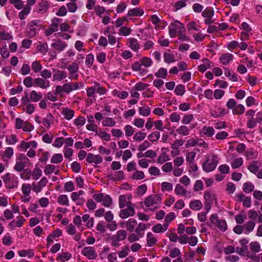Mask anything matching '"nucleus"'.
<instances>
[{
	"label": "nucleus",
	"mask_w": 262,
	"mask_h": 262,
	"mask_svg": "<svg viewBox=\"0 0 262 262\" xmlns=\"http://www.w3.org/2000/svg\"><path fill=\"white\" fill-rule=\"evenodd\" d=\"M53 80L61 81L67 77V73L63 71H60L59 70L53 69Z\"/></svg>",
	"instance_id": "18"
},
{
	"label": "nucleus",
	"mask_w": 262,
	"mask_h": 262,
	"mask_svg": "<svg viewBox=\"0 0 262 262\" xmlns=\"http://www.w3.org/2000/svg\"><path fill=\"white\" fill-rule=\"evenodd\" d=\"M57 203L62 206H69L70 202L67 195L60 194L57 199Z\"/></svg>",
	"instance_id": "32"
},
{
	"label": "nucleus",
	"mask_w": 262,
	"mask_h": 262,
	"mask_svg": "<svg viewBox=\"0 0 262 262\" xmlns=\"http://www.w3.org/2000/svg\"><path fill=\"white\" fill-rule=\"evenodd\" d=\"M160 134L158 132H154L148 136V139L152 142L157 141L160 138Z\"/></svg>",
	"instance_id": "62"
},
{
	"label": "nucleus",
	"mask_w": 262,
	"mask_h": 262,
	"mask_svg": "<svg viewBox=\"0 0 262 262\" xmlns=\"http://www.w3.org/2000/svg\"><path fill=\"white\" fill-rule=\"evenodd\" d=\"M13 241L9 233H7L2 239V243L5 246H10L12 244Z\"/></svg>",
	"instance_id": "59"
},
{
	"label": "nucleus",
	"mask_w": 262,
	"mask_h": 262,
	"mask_svg": "<svg viewBox=\"0 0 262 262\" xmlns=\"http://www.w3.org/2000/svg\"><path fill=\"white\" fill-rule=\"evenodd\" d=\"M255 226V224L253 221H249L246 224L244 225V228H245V233L246 234H248L249 233L253 231L254 229V228Z\"/></svg>",
	"instance_id": "49"
},
{
	"label": "nucleus",
	"mask_w": 262,
	"mask_h": 262,
	"mask_svg": "<svg viewBox=\"0 0 262 262\" xmlns=\"http://www.w3.org/2000/svg\"><path fill=\"white\" fill-rule=\"evenodd\" d=\"M52 118V115L51 114H48L46 117L42 119V123L47 128H49L51 126V121Z\"/></svg>",
	"instance_id": "64"
},
{
	"label": "nucleus",
	"mask_w": 262,
	"mask_h": 262,
	"mask_svg": "<svg viewBox=\"0 0 262 262\" xmlns=\"http://www.w3.org/2000/svg\"><path fill=\"white\" fill-rule=\"evenodd\" d=\"M245 155L248 160H252L257 158L258 152L252 148L246 151Z\"/></svg>",
	"instance_id": "42"
},
{
	"label": "nucleus",
	"mask_w": 262,
	"mask_h": 262,
	"mask_svg": "<svg viewBox=\"0 0 262 262\" xmlns=\"http://www.w3.org/2000/svg\"><path fill=\"white\" fill-rule=\"evenodd\" d=\"M194 119V116L193 114H185L183 116V117L181 120V122L183 124H189Z\"/></svg>",
	"instance_id": "43"
},
{
	"label": "nucleus",
	"mask_w": 262,
	"mask_h": 262,
	"mask_svg": "<svg viewBox=\"0 0 262 262\" xmlns=\"http://www.w3.org/2000/svg\"><path fill=\"white\" fill-rule=\"evenodd\" d=\"M233 59V55L229 53L222 54L220 58V61L223 65L228 64Z\"/></svg>",
	"instance_id": "26"
},
{
	"label": "nucleus",
	"mask_w": 262,
	"mask_h": 262,
	"mask_svg": "<svg viewBox=\"0 0 262 262\" xmlns=\"http://www.w3.org/2000/svg\"><path fill=\"white\" fill-rule=\"evenodd\" d=\"M14 154L13 148L11 147H8L6 148L3 154L2 155V157L4 161H8L10 160Z\"/></svg>",
	"instance_id": "24"
},
{
	"label": "nucleus",
	"mask_w": 262,
	"mask_h": 262,
	"mask_svg": "<svg viewBox=\"0 0 262 262\" xmlns=\"http://www.w3.org/2000/svg\"><path fill=\"white\" fill-rule=\"evenodd\" d=\"M127 235V231L122 229L118 230L116 233L111 237V246L118 248L120 246L119 242L124 240Z\"/></svg>",
	"instance_id": "7"
},
{
	"label": "nucleus",
	"mask_w": 262,
	"mask_h": 262,
	"mask_svg": "<svg viewBox=\"0 0 262 262\" xmlns=\"http://www.w3.org/2000/svg\"><path fill=\"white\" fill-rule=\"evenodd\" d=\"M61 114L64 117L65 119L70 120L74 117V111L68 107H66L63 108Z\"/></svg>",
	"instance_id": "33"
},
{
	"label": "nucleus",
	"mask_w": 262,
	"mask_h": 262,
	"mask_svg": "<svg viewBox=\"0 0 262 262\" xmlns=\"http://www.w3.org/2000/svg\"><path fill=\"white\" fill-rule=\"evenodd\" d=\"M245 108L243 105L239 104L235 106L232 110V113L235 115H242L245 112Z\"/></svg>",
	"instance_id": "46"
},
{
	"label": "nucleus",
	"mask_w": 262,
	"mask_h": 262,
	"mask_svg": "<svg viewBox=\"0 0 262 262\" xmlns=\"http://www.w3.org/2000/svg\"><path fill=\"white\" fill-rule=\"evenodd\" d=\"M176 132L178 134L182 136H187L189 134L190 129L186 125H182L180 126L177 129Z\"/></svg>",
	"instance_id": "36"
},
{
	"label": "nucleus",
	"mask_w": 262,
	"mask_h": 262,
	"mask_svg": "<svg viewBox=\"0 0 262 262\" xmlns=\"http://www.w3.org/2000/svg\"><path fill=\"white\" fill-rule=\"evenodd\" d=\"M243 164V158L240 157L238 158L235 159L231 163V167L232 168H239Z\"/></svg>",
	"instance_id": "60"
},
{
	"label": "nucleus",
	"mask_w": 262,
	"mask_h": 262,
	"mask_svg": "<svg viewBox=\"0 0 262 262\" xmlns=\"http://www.w3.org/2000/svg\"><path fill=\"white\" fill-rule=\"evenodd\" d=\"M146 136V134L142 131H139L136 133L133 139L137 142H141L143 141Z\"/></svg>",
	"instance_id": "45"
},
{
	"label": "nucleus",
	"mask_w": 262,
	"mask_h": 262,
	"mask_svg": "<svg viewBox=\"0 0 262 262\" xmlns=\"http://www.w3.org/2000/svg\"><path fill=\"white\" fill-rule=\"evenodd\" d=\"M50 82L49 80L42 78H36L34 79V87H39L42 89H46L50 87Z\"/></svg>",
	"instance_id": "15"
},
{
	"label": "nucleus",
	"mask_w": 262,
	"mask_h": 262,
	"mask_svg": "<svg viewBox=\"0 0 262 262\" xmlns=\"http://www.w3.org/2000/svg\"><path fill=\"white\" fill-rule=\"evenodd\" d=\"M68 70L70 73V79H77L78 74L74 75V74L78 72L79 70V64L77 62H73L68 68Z\"/></svg>",
	"instance_id": "16"
},
{
	"label": "nucleus",
	"mask_w": 262,
	"mask_h": 262,
	"mask_svg": "<svg viewBox=\"0 0 262 262\" xmlns=\"http://www.w3.org/2000/svg\"><path fill=\"white\" fill-rule=\"evenodd\" d=\"M128 47L133 51L138 52L140 49L138 40L134 38L128 39Z\"/></svg>",
	"instance_id": "34"
},
{
	"label": "nucleus",
	"mask_w": 262,
	"mask_h": 262,
	"mask_svg": "<svg viewBox=\"0 0 262 262\" xmlns=\"http://www.w3.org/2000/svg\"><path fill=\"white\" fill-rule=\"evenodd\" d=\"M137 225V222L134 219H129L127 221H123L120 223V226L122 227H125L126 229L129 232L133 231Z\"/></svg>",
	"instance_id": "14"
},
{
	"label": "nucleus",
	"mask_w": 262,
	"mask_h": 262,
	"mask_svg": "<svg viewBox=\"0 0 262 262\" xmlns=\"http://www.w3.org/2000/svg\"><path fill=\"white\" fill-rule=\"evenodd\" d=\"M107 177L113 181H120L124 179V173L122 171H117L114 174L108 175Z\"/></svg>",
	"instance_id": "31"
},
{
	"label": "nucleus",
	"mask_w": 262,
	"mask_h": 262,
	"mask_svg": "<svg viewBox=\"0 0 262 262\" xmlns=\"http://www.w3.org/2000/svg\"><path fill=\"white\" fill-rule=\"evenodd\" d=\"M49 3L46 0H41L38 4L37 8V11L40 13H45L49 8Z\"/></svg>",
	"instance_id": "21"
},
{
	"label": "nucleus",
	"mask_w": 262,
	"mask_h": 262,
	"mask_svg": "<svg viewBox=\"0 0 262 262\" xmlns=\"http://www.w3.org/2000/svg\"><path fill=\"white\" fill-rule=\"evenodd\" d=\"M168 28L169 35L171 38H174L182 32H185L183 24L178 20L171 23Z\"/></svg>",
	"instance_id": "6"
},
{
	"label": "nucleus",
	"mask_w": 262,
	"mask_h": 262,
	"mask_svg": "<svg viewBox=\"0 0 262 262\" xmlns=\"http://www.w3.org/2000/svg\"><path fill=\"white\" fill-rule=\"evenodd\" d=\"M24 84L28 88L34 86V79L30 76H28L24 79Z\"/></svg>",
	"instance_id": "57"
},
{
	"label": "nucleus",
	"mask_w": 262,
	"mask_h": 262,
	"mask_svg": "<svg viewBox=\"0 0 262 262\" xmlns=\"http://www.w3.org/2000/svg\"><path fill=\"white\" fill-rule=\"evenodd\" d=\"M162 203L161 196L159 194H152L145 199L144 204L148 209L152 211H155L158 209Z\"/></svg>",
	"instance_id": "1"
},
{
	"label": "nucleus",
	"mask_w": 262,
	"mask_h": 262,
	"mask_svg": "<svg viewBox=\"0 0 262 262\" xmlns=\"http://www.w3.org/2000/svg\"><path fill=\"white\" fill-rule=\"evenodd\" d=\"M42 95L41 92H37L35 90L32 91L29 94V100L31 102H37L41 100Z\"/></svg>",
	"instance_id": "23"
},
{
	"label": "nucleus",
	"mask_w": 262,
	"mask_h": 262,
	"mask_svg": "<svg viewBox=\"0 0 262 262\" xmlns=\"http://www.w3.org/2000/svg\"><path fill=\"white\" fill-rule=\"evenodd\" d=\"M254 189V185L250 182H246L243 184V190L246 193H250Z\"/></svg>",
	"instance_id": "44"
},
{
	"label": "nucleus",
	"mask_w": 262,
	"mask_h": 262,
	"mask_svg": "<svg viewBox=\"0 0 262 262\" xmlns=\"http://www.w3.org/2000/svg\"><path fill=\"white\" fill-rule=\"evenodd\" d=\"M67 46V45L66 42L61 40H58L51 45L52 47L59 52L62 51L66 48Z\"/></svg>",
	"instance_id": "29"
},
{
	"label": "nucleus",
	"mask_w": 262,
	"mask_h": 262,
	"mask_svg": "<svg viewBox=\"0 0 262 262\" xmlns=\"http://www.w3.org/2000/svg\"><path fill=\"white\" fill-rule=\"evenodd\" d=\"M31 185L23 184L21 186V191L24 195L27 197L28 196L31 192Z\"/></svg>",
	"instance_id": "56"
},
{
	"label": "nucleus",
	"mask_w": 262,
	"mask_h": 262,
	"mask_svg": "<svg viewBox=\"0 0 262 262\" xmlns=\"http://www.w3.org/2000/svg\"><path fill=\"white\" fill-rule=\"evenodd\" d=\"M27 174L31 173L33 179L37 180L42 176V171L39 168H36L33 169L32 171L29 170L26 172Z\"/></svg>",
	"instance_id": "39"
},
{
	"label": "nucleus",
	"mask_w": 262,
	"mask_h": 262,
	"mask_svg": "<svg viewBox=\"0 0 262 262\" xmlns=\"http://www.w3.org/2000/svg\"><path fill=\"white\" fill-rule=\"evenodd\" d=\"M64 88L66 89V93L69 94L73 91L78 90L80 88V86L78 82H70L65 83Z\"/></svg>",
	"instance_id": "22"
},
{
	"label": "nucleus",
	"mask_w": 262,
	"mask_h": 262,
	"mask_svg": "<svg viewBox=\"0 0 262 262\" xmlns=\"http://www.w3.org/2000/svg\"><path fill=\"white\" fill-rule=\"evenodd\" d=\"M113 203L112 199L108 194L104 195L102 200V205L105 207L109 208Z\"/></svg>",
	"instance_id": "51"
},
{
	"label": "nucleus",
	"mask_w": 262,
	"mask_h": 262,
	"mask_svg": "<svg viewBox=\"0 0 262 262\" xmlns=\"http://www.w3.org/2000/svg\"><path fill=\"white\" fill-rule=\"evenodd\" d=\"M56 169V167L55 165L48 164L46 166L44 170V172L46 175L50 174L53 172H54L55 174H58V170L57 169V170L55 171Z\"/></svg>",
	"instance_id": "38"
},
{
	"label": "nucleus",
	"mask_w": 262,
	"mask_h": 262,
	"mask_svg": "<svg viewBox=\"0 0 262 262\" xmlns=\"http://www.w3.org/2000/svg\"><path fill=\"white\" fill-rule=\"evenodd\" d=\"M204 198L205 202L212 203L213 201L216 200V196L215 193L211 190H207L204 192Z\"/></svg>",
	"instance_id": "25"
},
{
	"label": "nucleus",
	"mask_w": 262,
	"mask_h": 262,
	"mask_svg": "<svg viewBox=\"0 0 262 262\" xmlns=\"http://www.w3.org/2000/svg\"><path fill=\"white\" fill-rule=\"evenodd\" d=\"M94 85L96 90V92L100 95H104L107 92L106 89L103 87L101 84L97 82H94Z\"/></svg>",
	"instance_id": "48"
},
{
	"label": "nucleus",
	"mask_w": 262,
	"mask_h": 262,
	"mask_svg": "<svg viewBox=\"0 0 262 262\" xmlns=\"http://www.w3.org/2000/svg\"><path fill=\"white\" fill-rule=\"evenodd\" d=\"M16 221L13 220L8 224V228L11 230H14L16 227H21L24 224L26 220L22 216L16 217Z\"/></svg>",
	"instance_id": "12"
},
{
	"label": "nucleus",
	"mask_w": 262,
	"mask_h": 262,
	"mask_svg": "<svg viewBox=\"0 0 262 262\" xmlns=\"http://www.w3.org/2000/svg\"><path fill=\"white\" fill-rule=\"evenodd\" d=\"M174 192L177 195L184 196L187 194V191L180 184L176 185Z\"/></svg>",
	"instance_id": "41"
},
{
	"label": "nucleus",
	"mask_w": 262,
	"mask_h": 262,
	"mask_svg": "<svg viewBox=\"0 0 262 262\" xmlns=\"http://www.w3.org/2000/svg\"><path fill=\"white\" fill-rule=\"evenodd\" d=\"M140 62L142 66H143L146 68L150 67L152 63V60L150 58L147 57H144L140 59Z\"/></svg>",
	"instance_id": "58"
},
{
	"label": "nucleus",
	"mask_w": 262,
	"mask_h": 262,
	"mask_svg": "<svg viewBox=\"0 0 262 262\" xmlns=\"http://www.w3.org/2000/svg\"><path fill=\"white\" fill-rule=\"evenodd\" d=\"M124 130L127 137L132 136L135 133V128L130 125H126L124 127Z\"/></svg>",
	"instance_id": "55"
},
{
	"label": "nucleus",
	"mask_w": 262,
	"mask_h": 262,
	"mask_svg": "<svg viewBox=\"0 0 262 262\" xmlns=\"http://www.w3.org/2000/svg\"><path fill=\"white\" fill-rule=\"evenodd\" d=\"M42 68V67L40 63V62L37 60L33 62L31 65L32 70L34 73H38L40 72Z\"/></svg>",
	"instance_id": "50"
},
{
	"label": "nucleus",
	"mask_w": 262,
	"mask_h": 262,
	"mask_svg": "<svg viewBox=\"0 0 262 262\" xmlns=\"http://www.w3.org/2000/svg\"><path fill=\"white\" fill-rule=\"evenodd\" d=\"M147 228V226L145 224L140 223L135 229V233L142 238L143 237L144 235V231L146 230Z\"/></svg>",
	"instance_id": "28"
},
{
	"label": "nucleus",
	"mask_w": 262,
	"mask_h": 262,
	"mask_svg": "<svg viewBox=\"0 0 262 262\" xmlns=\"http://www.w3.org/2000/svg\"><path fill=\"white\" fill-rule=\"evenodd\" d=\"M218 163L217 156L213 155L204 162L202 165L203 169L206 172H211L215 169Z\"/></svg>",
	"instance_id": "5"
},
{
	"label": "nucleus",
	"mask_w": 262,
	"mask_h": 262,
	"mask_svg": "<svg viewBox=\"0 0 262 262\" xmlns=\"http://www.w3.org/2000/svg\"><path fill=\"white\" fill-rule=\"evenodd\" d=\"M157 242V239L151 232L147 234V245L148 247L154 246Z\"/></svg>",
	"instance_id": "37"
},
{
	"label": "nucleus",
	"mask_w": 262,
	"mask_h": 262,
	"mask_svg": "<svg viewBox=\"0 0 262 262\" xmlns=\"http://www.w3.org/2000/svg\"><path fill=\"white\" fill-rule=\"evenodd\" d=\"M36 0H27V5L24 7L22 11L19 13V16H25L28 15L31 11V6L35 4Z\"/></svg>",
	"instance_id": "17"
},
{
	"label": "nucleus",
	"mask_w": 262,
	"mask_h": 262,
	"mask_svg": "<svg viewBox=\"0 0 262 262\" xmlns=\"http://www.w3.org/2000/svg\"><path fill=\"white\" fill-rule=\"evenodd\" d=\"M18 255L20 257L28 256L29 258H32L34 255V251L33 249L22 250L18 252Z\"/></svg>",
	"instance_id": "40"
},
{
	"label": "nucleus",
	"mask_w": 262,
	"mask_h": 262,
	"mask_svg": "<svg viewBox=\"0 0 262 262\" xmlns=\"http://www.w3.org/2000/svg\"><path fill=\"white\" fill-rule=\"evenodd\" d=\"M258 162L257 161H254L252 163L250 164L248 166V170L254 174H256L258 170L259 167L257 165Z\"/></svg>",
	"instance_id": "47"
},
{
	"label": "nucleus",
	"mask_w": 262,
	"mask_h": 262,
	"mask_svg": "<svg viewBox=\"0 0 262 262\" xmlns=\"http://www.w3.org/2000/svg\"><path fill=\"white\" fill-rule=\"evenodd\" d=\"M202 207L203 204L200 200H194L189 202V207L193 210H200Z\"/></svg>",
	"instance_id": "30"
},
{
	"label": "nucleus",
	"mask_w": 262,
	"mask_h": 262,
	"mask_svg": "<svg viewBox=\"0 0 262 262\" xmlns=\"http://www.w3.org/2000/svg\"><path fill=\"white\" fill-rule=\"evenodd\" d=\"M2 179L7 189H12L17 187L18 179L14 174L6 173L2 177Z\"/></svg>",
	"instance_id": "3"
},
{
	"label": "nucleus",
	"mask_w": 262,
	"mask_h": 262,
	"mask_svg": "<svg viewBox=\"0 0 262 262\" xmlns=\"http://www.w3.org/2000/svg\"><path fill=\"white\" fill-rule=\"evenodd\" d=\"M202 61L203 62V64L198 67V70L202 73H204L208 69H210L213 67L212 63L207 58L203 59Z\"/></svg>",
	"instance_id": "20"
},
{
	"label": "nucleus",
	"mask_w": 262,
	"mask_h": 262,
	"mask_svg": "<svg viewBox=\"0 0 262 262\" xmlns=\"http://www.w3.org/2000/svg\"><path fill=\"white\" fill-rule=\"evenodd\" d=\"M116 124L115 121L112 118H106L102 122L103 126H114Z\"/></svg>",
	"instance_id": "63"
},
{
	"label": "nucleus",
	"mask_w": 262,
	"mask_h": 262,
	"mask_svg": "<svg viewBox=\"0 0 262 262\" xmlns=\"http://www.w3.org/2000/svg\"><path fill=\"white\" fill-rule=\"evenodd\" d=\"M81 254L90 260L95 259L97 257L95 250L91 247H84L81 251Z\"/></svg>",
	"instance_id": "11"
},
{
	"label": "nucleus",
	"mask_w": 262,
	"mask_h": 262,
	"mask_svg": "<svg viewBox=\"0 0 262 262\" xmlns=\"http://www.w3.org/2000/svg\"><path fill=\"white\" fill-rule=\"evenodd\" d=\"M16 163L14 166V169L19 172L25 171L26 172L27 169H25L26 167H30L32 165L30 160L27 158V156L24 154H20L17 156L16 159Z\"/></svg>",
	"instance_id": "2"
},
{
	"label": "nucleus",
	"mask_w": 262,
	"mask_h": 262,
	"mask_svg": "<svg viewBox=\"0 0 262 262\" xmlns=\"http://www.w3.org/2000/svg\"><path fill=\"white\" fill-rule=\"evenodd\" d=\"M215 133L213 127L204 126L200 130V133L201 136H206L208 138L211 137Z\"/></svg>",
	"instance_id": "19"
},
{
	"label": "nucleus",
	"mask_w": 262,
	"mask_h": 262,
	"mask_svg": "<svg viewBox=\"0 0 262 262\" xmlns=\"http://www.w3.org/2000/svg\"><path fill=\"white\" fill-rule=\"evenodd\" d=\"M135 209L133 207L129 206L126 209H121L119 213V216L120 218L125 219L129 216H133L135 214Z\"/></svg>",
	"instance_id": "13"
},
{
	"label": "nucleus",
	"mask_w": 262,
	"mask_h": 262,
	"mask_svg": "<svg viewBox=\"0 0 262 262\" xmlns=\"http://www.w3.org/2000/svg\"><path fill=\"white\" fill-rule=\"evenodd\" d=\"M63 160L62 155L61 154H54L51 159V162L52 163H60Z\"/></svg>",
	"instance_id": "61"
},
{
	"label": "nucleus",
	"mask_w": 262,
	"mask_h": 262,
	"mask_svg": "<svg viewBox=\"0 0 262 262\" xmlns=\"http://www.w3.org/2000/svg\"><path fill=\"white\" fill-rule=\"evenodd\" d=\"M155 75L158 78L165 79L167 75V69L165 68H161L158 70V71L155 73Z\"/></svg>",
	"instance_id": "52"
},
{
	"label": "nucleus",
	"mask_w": 262,
	"mask_h": 262,
	"mask_svg": "<svg viewBox=\"0 0 262 262\" xmlns=\"http://www.w3.org/2000/svg\"><path fill=\"white\" fill-rule=\"evenodd\" d=\"M145 174L142 171L136 170L132 176V179L136 180H140L144 179Z\"/></svg>",
	"instance_id": "53"
},
{
	"label": "nucleus",
	"mask_w": 262,
	"mask_h": 262,
	"mask_svg": "<svg viewBox=\"0 0 262 262\" xmlns=\"http://www.w3.org/2000/svg\"><path fill=\"white\" fill-rule=\"evenodd\" d=\"M167 229L168 225L167 224H164L163 225L157 224L152 227V231L157 233H163L166 231Z\"/></svg>",
	"instance_id": "27"
},
{
	"label": "nucleus",
	"mask_w": 262,
	"mask_h": 262,
	"mask_svg": "<svg viewBox=\"0 0 262 262\" xmlns=\"http://www.w3.org/2000/svg\"><path fill=\"white\" fill-rule=\"evenodd\" d=\"M174 92L178 96H183L186 92L185 88L182 84H179L176 87Z\"/></svg>",
	"instance_id": "54"
},
{
	"label": "nucleus",
	"mask_w": 262,
	"mask_h": 262,
	"mask_svg": "<svg viewBox=\"0 0 262 262\" xmlns=\"http://www.w3.org/2000/svg\"><path fill=\"white\" fill-rule=\"evenodd\" d=\"M61 22V19L56 17L53 19L50 27L45 30L46 35L48 36L54 32H57L58 30L59 24Z\"/></svg>",
	"instance_id": "9"
},
{
	"label": "nucleus",
	"mask_w": 262,
	"mask_h": 262,
	"mask_svg": "<svg viewBox=\"0 0 262 262\" xmlns=\"http://www.w3.org/2000/svg\"><path fill=\"white\" fill-rule=\"evenodd\" d=\"M127 14L128 16H141L144 14V11L139 8H135L129 10Z\"/></svg>",
	"instance_id": "35"
},
{
	"label": "nucleus",
	"mask_w": 262,
	"mask_h": 262,
	"mask_svg": "<svg viewBox=\"0 0 262 262\" xmlns=\"http://www.w3.org/2000/svg\"><path fill=\"white\" fill-rule=\"evenodd\" d=\"M15 127L16 129H22L25 132H30L34 129L32 124L29 122L24 121L20 118L15 119Z\"/></svg>",
	"instance_id": "8"
},
{
	"label": "nucleus",
	"mask_w": 262,
	"mask_h": 262,
	"mask_svg": "<svg viewBox=\"0 0 262 262\" xmlns=\"http://www.w3.org/2000/svg\"><path fill=\"white\" fill-rule=\"evenodd\" d=\"M211 223L207 222L206 225L211 227V224L215 225L222 232L227 230L228 226L226 221L225 220H219L216 214H212L209 219Z\"/></svg>",
	"instance_id": "4"
},
{
	"label": "nucleus",
	"mask_w": 262,
	"mask_h": 262,
	"mask_svg": "<svg viewBox=\"0 0 262 262\" xmlns=\"http://www.w3.org/2000/svg\"><path fill=\"white\" fill-rule=\"evenodd\" d=\"M86 161L90 164H93L95 167L96 165L101 164L103 161L102 157L99 155H94L92 153L88 154Z\"/></svg>",
	"instance_id": "10"
}]
</instances>
